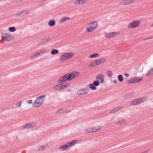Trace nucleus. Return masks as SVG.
I'll return each mask as SVG.
<instances>
[{
  "label": "nucleus",
  "mask_w": 153,
  "mask_h": 153,
  "mask_svg": "<svg viewBox=\"0 0 153 153\" xmlns=\"http://www.w3.org/2000/svg\"><path fill=\"white\" fill-rule=\"evenodd\" d=\"M46 148V147L45 146H43L39 148V150L40 151H42L45 149Z\"/></svg>",
  "instance_id": "43"
},
{
  "label": "nucleus",
  "mask_w": 153,
  "mask_h": 153,
  "mask_svg": "<svg viewBox=\"0 0 153 153\" xmlns=\"http://www.w3.org/2000/svg\"><path fill=\"white\" fill-rule=\"evenodd\" d=\"M68 80H69V79L68 77V74H67L61 77L58 80V82L59 83Z\"/></svg>",
  "instance_id": "7"
},
{
  "label": "nucleus",
  "mask_w": 153,
  "mask_h": 153,
  "mask_svg": "<svg viewBox=\"0 0 153 153\" xmlns=\"http://www.w3.org/2000/svg\"><path fill=\"white\" fill-rule=\"evenodd\" d=\"M126 123V121L125 120L122 119L118 121L117 122V124L122 125L125 124Z\"/></svg>",
  "instance_id": "26"
},
{
  "label": "nucleus",
  "mask_w": 153,
  "mask_h": 153,
  "mask_svg": "<svg viewBox=\"0 0 153 153\" xmlns=\"http://www.w3.org/2000/svg\"><path fill=\"white\" fill-rule=\"evenodd\" d=\"M26 15L25 12L24 11H22L21 12H19L17 14H16V17H22L23 16H25Z\"/></svg>",
  "instance_id": "13"
},
{
  "label": "nucleus",
  "mask_w": 153,
  "mask_h": 153,
  "mask_svg": "<svg viewBox=\"0 0 153 153\" xmlns=\"http://www.w3.org/2000/svg\"><path fill=\"white\" fill-rule=\"evenodd\" d=\"M82 0H77L74 2V4L75 5H78L83 4Z\"/></svg>",
  "instance_id": "30"
},
{
  "label": "nucleus",
  "mask_w": 153,
  "mask_h": 153,
  "mask_svg": "<svg viewBox=\"0 0 153 153\" xmlns=\"http://www.w3.org/2000/svg\"><path fill=\"white\" fill-rule=\"evenodd\" d=\"M24 11L25 12L26 15L27 14H30V10H25Z\"/></svg>",
  "instance_id": "45"
},
{
  "label": "nucleus",
  "mask_w": 153,
  "mask_h": 153,
  "mask_svg": "<svg viewBox=\"0 0 153 153\" xmlns=\"http://www.w3.org/2000/svg\"><path fill=\"white\" fill-rule=\"evenodd\" d=\"M118 79L120 82H122L123 80V78L121 75H119L118 76Z\"/></svg>",
  "instance_id": "38"
},
{
  "label": "nucleus",
  "mask_w": 153,
  "mask_h": 153,
  "mask_svg": "<svg viewBox=\"0 0 153 153\" xmlns=\"http://www.w3.org/2000/svg\"><path fill=\"white\" fill-rule=\"evenodd\" d=\"M40 56V54L39 53L37 52L36 53L33 54L30 57V59H34L36 57H38Z\"/></svg>",
  "instance_id": "24"
},
{
  "label": "nucleus",
  "mask_w": 153,
  "mask_h": 153,
  "mask_svg": "<svg viewBox=\"0 0 153 153\" xmlns=\"http://www.w3.org/2000/svg\"><path fill=\"white\" fill-rule=\"evenodd\" d=\"M55 24V22L53 20H50L48 22V25L50 27L54 26Z\"/></svg>",
  "instance_id": "22"
},
{
  "label": "nucleus",
  "mask_w": 153,
  "mask_h": 153,
  "mask_svg": "<svg viewBox=\"0 0 153 153\" xmlns=\"http://www.w3.org/2000/svg\"><path fill=\"white\" fill-rule=\"evenodd\" d=\"M90 90L88 88L79 89L77 92V94L79 95H85L87 94Z\"/></svg>",
  "instance_id": "4"
},
{
  "label": "nucleus",
  "mask_w": 153,
  "mask_h": 153,
  "mask_svg": "<svg viewBox=\"0 0 153 153\" xmlns=\"http://www.w3.org/2000/svg\"><path fill=\"white\" fill-rule=\"evenodd\" d=\"M100 82H98V81H94L93 82V84L95 87L97 86L100 85Z\"/></svg>",
  "instance_id": "37"
},
{
  "label": "nucleus",
  "mask_w": 153,
  "mask_h": 153,
  "mask_svg": "<svg viewBox=\"0 0 153 153\" xmlns=\"http://www.w3.org/2000/svg\"><path fill=\"white\" fill-rule=\"evenodd\" d=\"M140 22L138 21H133L128 24V28L136 27L139 25Z\"/></svg>",
  "instance_id": "6"
},
{
  "label": "nucleus",
  "mask_w": 153,
  "mask_h": 153,
  "mask_svg": "<svg viewBox=\"0 0 153 153\" xmlns=\"http://www.w3.org/2000/svg\"><path fill=\"white\" fill-rule=\"evenodd\" d=\"M89 88L92 90H95L97 89V88L95 87L93 84H89L88 85Z\"/></svg>",
  "instance_id": "25"
},
{
  "label": "nucleus",
  "mask_w": 153,
  "mask_h": 153,
  "mask_svg": "<svg viewBox=\"0 0 153 153\" xmlns=\"http://www.w3.org/2000/svg\"><path fill=\"white\" fill-rule=\"evenodd\" d=\"M102 63V64L106 61V59H105L103 58L100 59Z\"/></svg>",
  "instance_id": "51"
},
{
  "label": "nucleus",
  "mask_w": 153,
  "mask_h": 153,
  "mask_svg": "<svg viewBox=\"0 0 153 153\" xmlns=\"http://www.w3.org/2000/svg\"><path fill=\"white\" fill-rule=\"evenodd\" d=\"M61 85L62 89L66 88L68 86L70 85V83L69 82L61 83Z\"/></svg>",
  "instance_id": "18"
},
{
  "label": "nucleus",
  "mask_w": 153,
  "mask_h": 153,
  "mask_svg": "<svg viewBox=\"0 0 153 153\" xmlns=\"http://www.w3.org/2000/svg\"><path fill=\"white\" fill-rule=\"evenodd\" d=\"M130 105H135L138 104H139V102L138 98L135 99L132 101L130 103Z\"/></svg>",
  "instance_id": "15"
},
{
  "label": "nucleus",
  "mask_w": 153,
  "mask_h": 153,
  "mask_svg": "<svg viewBox=\"0 0 153 153\" xmlns=\"http://www.w3.org/2000/svg\"><path fill=\"white\" fill-rule=\"evenodd\" d=\"M125 76H126V77H128L129 76V74H128V73H125Z\"/></svg>",
  "instance_id": "54"
},
{
  "label": "nucleus",
  "mask_w": 153,
  "mask_h": 153,
  "mask_svg": "<svg viewBox=\"0 0 153 153\" xmlns=\"http://www.w3.org/2000/svg\"><path fill=\"white\" fill-rule=\"evenodd\" d=\"M96 62H97V65H98L100 64H102L100 59H99L97 60H96Z\"/></svg>",
  "instance_id": "44"
},
{
  "label": "nucleus",
  "mask_w": 153,
  "mask_h": 153,
  "mask_svg": "<svg viewBox=\"0 0 153 153\" xmlns=\"http://www.w3.org/2000/svg\"><path fill=\"white\" fill-rule=\"evenodd\" d=\"M99 56V54L97 53L93 54L89 56V58H95L98 57Z\"/></svg>",
  "instance_id": "34"
},
{
  "label": "nucleus",
  "mask_w": 153,
  "mask_h": 153,
  "mask_svg": "<svg viewBox=\"0 0 153 153\" xmlns=\"http://www.w3.org/2000/svg\"><path fill=\"white\" fill-rule=\"evenodd\" d=\"M2 39L4 40L10 41L13 39V37L12 35L8 33H3L1 35Z\"/></svg>",
  "instance_id": "3"
},
{
  "label": "nucleus",
  "mask_w": 153,
  "mask_h": 153,
  "mask_svg": "<svg viewBox=\"0 0 153 153\" xmlns=\"http://www.w3.org/2000/svg\"><path fill=\"white\" fill-rule=\"evenodd\" d=\"M61 85L62 89L66 88L68 86L70 85V83L69 82L61 83Z\"/></svg>",
  "instance_id": "19"
},
{
  "label": "nucleus",
  "mask_w": 153,
  "mask_h": 153,
  "mask_svg": "<svg viewBox=\"0 0 153 153\" xmlns=\"http://www.w3.org/2000/svg\"><path fill=\"white\" fill-rule=\"evenodd\" d=\"M147 97H140V98H138V101L139 102V104L147 100Z\"/></svg>",
  "instance_id": "21"
},
{
  "label": "nucleus",
  "mask_w": 153,
  "mask_h": 153,
  "mask_svg": "<svg viewBox=\"0 0 153 153\" xmlns=\"http://www.w3.org/2000/svg\"><path fill=\"white\" fill-rule=\"evenodd\" d=\"M53 89L55 90L62 89L61 83L53 87Z\"/></svg>",
  "instance_id": "23"
},
{
  "label": "nucleus",
  "mask_w": 153,
  "mask_h": 153,
  "mask_svg": "<svg viewBox=\"0 0 153 153\" xmlns=\"http://www.w3.org/2000/svg\"><path fill=\"white\" fill-rule=\"evenodd\" d=\"M152 38V37H150V38H146V39H145V40H147V39H151Z\"/></svg>",
  "instance_id": "57"
},
{
  "label": "nucleus",
  "mask_w": 153,
  "mask_h": 153,
  "mask_svg": "<svg viewBox=\"0 0 153 153\" xmlns=\"http://www.w3.org/2000/svg\"><path fill=\"white\" fill-rule=\"evenodd\" d=\"M134 1V0H123L120 2V5H126L131 3Z\"/></svg>",
  "instance_id": "10"
},
{
  "label": "nucleus",
  "mask_w": 153,
  "mask_h": 153,
  "mask_svg": "<svg viewBox=\"0 0 153 153\" xmlns=\"http://www.w3.org/2000/svg\"><path fill=\"white\" fill-rule=\"evenodd\" d=\"M122 109L121 107H117L115 108L112 110H111L110 113H114L115 112H117Z\"/></svg>",
  "instance_id": "17"
},
{
  "label": "nucleus",
  "mask_w": 153,
  "mask_h": 153,
  "mask_svg": "<svg viewBox=\"0 0 153 153\" xmlns=\"http://www.w3.org/2000/svg\"><path fill=\"white\" fill-rule=\"evenodd\" d=\"M153 75V68H151L148 71L146 76H150Z\"/></svg>",
  "instance_id": "16"
},
{
  "label": "nucleus",
  "mask_w": 153,
  "mask_h": 153,
  "mask_svg": "<svg viewBox=\"0 0 153 153\" xmlns=\"http://www.w3.org/2000/svg\"><path fill=\"white\" fill-rule=\"evenodd\" d=\"M59 53V51L57 49H53L51 50V53L52 55H54L57 54Z\"/></svg>",
  "instance_id": "33"
},
{
  "label": "nucleus",
  "mask_w": 153,
  "mask_h": 153,
  "mask_svg": "<svg viewBox=\"0 0 153 153\" xmlns=\"http://www.w3.org/2000/svg\"><path fill=\"white\" fill-rule=\"evenodd\" d=\"M63 111L62 109H59L57 111V112H59L60 113H61L63 112Z\"/></svg>",
  "instance_id": "52"
},
{
  "label": "nucleus",
  "mask_w": 153,
  "mask_h": 153,
  "mask_svg": "<svg viewBox=\"0 0 153 153\" xmlns=\"http://www.w3.org/2000/svg\"><path fill=\"white\" fill-rule=\"evenodd\" d=\"M114 83H115L117 82V79H114L113 80Z\"/></svg>",
  "instance_id": "55"
},
{
  "label": "nucleus",
  "mask_w": 153,
  "mask_h": 153,
  "mask_svg": "<svg viewBox=\"0 0 153 153\" xmlns=\"http://www.w3.org/2000/svg\"><path fill=\"white\" fill-rule=\"evenodd\" d=\"M17 2H20L22 1V0H16Z\"/></svg>",
  "instance_id": "56"
},
{
  "label": "nucleus",
  "mask_w": 153,
  "mask_h": 153,
  "mask_svg": "<svg viewBox=\"0 0 153 153\" xmlns=\"http://www.w3.org/2000/svg\"><path fill=\"white\" fill-rule=\"evenodd\" d=\"M36 125V123L30 122L27 123L26 124L24 125L22 127V130L25 129L32 128L35 127Z\"/></svg>",
  "instance_id": "5"
},
{
  "label": "nucleus",
  "mask_w": 153,
  "mask_h": 153,
  "mask_svg": "<svg viewBox=\"0 0 153 153\" xmlns=\"http://www.w3.org/2000/svg\"><path fill=\"white\" fill-rule=\"evenodd\" d=\"M76 140H73L71 142H69L68 143H67L68 144V146L69 147L71 146L74 145L75 143Z\"/></svg>",
  "instance_id": "29"
},
{
  "label": "nucleus",
  "mask_w": 153,
  "mask_h": 153,
  "mask_svg": "<svg viewBox=\"0 0 153 153\" xmlns=\"http://www.w3.org/2000/svg\"><path fill=\"white\" fill-rule=\"evenodd\" d=\"M143 79L142 77H136L132 78L133 81L134 83H136L137 82H140Z\"/></svg>",
  "instance_id": "12"
},
{
  "label": "nucleus",
  "mask_w": 153,
  "mask_h": 153,
  "mask_svg": "<svg viewBox=\"0 0 153 153\" xmlns=\"http://www.w3.org/2000/svg\"><path fill=\"white\" fill-rule=\"evenodd\" d=\"M134 94V92H131L126 94L125 96L126 98H131Z\"/></svg>",
  "instance_id": "20"
},
{
  "label": "nucleus",
  "mask_w": 153,
  "mask_h": 153,
  "mask_svg": "<svg viewBox=\"0 0 153 153\" xmlns=\"http://www.w3.org/2000/svg\"><path fill=\"white\" fill-rule=\"evenodd\" d=\"M89 0H82V1L83 3L86 2L88 1H89Z\"/></svg>",
  "instance_id": "53"
},
{
  "label": "nucleus",
  "mask_w": 153,
  "mask_h": 153,
  "mask_svg": "<svg viewBox=\"0 0 153 153\" xmlns=\"http://www.w3.org/2000/svg\"><path fill=\"white\" fill-rule=\"evenodd\" d=\"M50 37L47 36L43 38L39 42V45H41L44 44L50 40Z\"/></svg>",
  "instance_id": "8"
},
{
  "label": "nucleus",
  "mask_w": 153,
  "mask_h": 153,
  "mask_svg": "<svg viewBox=\"0 0 153 153\" xmlns=\"http://www.w3.org/2000/svg\"><path fill=\"white\" fill-rule=\"evenodd\" d=\"M67 91H70L71 90L70 89H68L67 90Z\"/></svg>",
  "instance_id": "58"
},
{
  "label": "nucleus",
  "mask_w": 153,
  "mask_h": 153,
  "mask_svg": "<svg viewBox=\"0 0 153 153\" xmlns=\"http://www.w3.org/2000/svg\"><path fill=\"white\" fill-rule=\"evenodd\" d=\"M8 30L9 31L11 32H14L16 30V28L14 27H10L9 28Z\"/></svg>",
  "instance_id": "35"
},
{
  "label": "nucleus",
  "mask_w": 153,
  "mask_h": 153,
  "mask_svg": "<svg viewBox=\"0 0 153 153\" xmlns=\"http://www.w3.org/2000/svg\"><path fill=\"white\" fill-rule=\"evenodd\" d=\"M72 53H65L63 54L60 57V61L62 62L65 60L71 58L74 56Z\"/></svg>",
  "instance_id": "2"
},
{
  "label": "nucleus",
  "mask_w": 153,
  "mask_h": 153,
  "mask_svg": "<svg viewBox=\"0 0 153 153\" xmlns=\"http://www.w3.org/2000/svg\"><path fill=\"white\" fill-rule=\"evenodd\" d=\"M70 18L67 17H65L63 18H62L61 19L60 21V23H62L66 21V20L69 19Z\"/></svg>",
  "instance_id": "31"
},
{
  "label": "nucleus",
  "mask_w": 153,
  "mask_h": 153,
  "mask_svg": "<svg viewBox=\"0 0 153 153\" xmlns=\"http://www.w3.org/2000/svg\"><path fill=\"white\" fill-rule=\"evenodd\" d=\"M45 1H43V0H42V1H40L39 2V4L38 5H42V4H43V3L45 2Z\"/></svg>",
  "instance_id": "48"
},
{
  "label": "nucleus",
  "mask_w": 153,
  "mask_h": 153,
  "mask_svg": "<svg viewBox=\"0 0 153 153\" xmlns=\"http://www.w3.org/2000/svg\"><path fill=\"white\" fill-rule=\"evenodd\" d=\"M96 24L97 25V27L98 25V23L97 22H96V21L92 22H91L88 23V25H95Z\"/></svg>",
  "instance_id": "39"
},
{
  "label": "nucleus",
  "mask_w": 153,
  "mask_h": 153,
  "mask_svg": "<svg viewBox=\"0 0 153 153\" xmlns=\"http://www.w3.org/2000/svg\"><path fill=\"white\" fill-rule=\"evenodd\" d=\"M101 128L100 127H94L92 128V132H96L100 130V129H101Z\"/></svg>",
  "instance_id": "32"
},
{
  "label": "nucleus",
  "mask_w": 153,
  "mask_h": 153,
  "mask_svg": "<svg viewBox=\"0 0 153 153\" xmlns=\"http://www.w3.org/2000/svg\"><path fill=\"white\" fill-rule=\"evenodd\" d=\"M97 27V25L96 24L94 26H88L86 29V31L87 32L90 33L94 30Z\"/></svg>",
  "instance_id": "9"
},
{
  "label": "nucleus",
  "mask_w": 153,
  "mask_h": 153,
  "mask_svg": "<svg viewBox=\"0 0 153 153\" xmlns=\"http://www.w3.org/2000/svg\"><path fill=\"white\" fill-rule=\"evenodd\" d=\"M45 50H42V51H39L40 56L42 54H43L45 52Z\"/></svg>",
  "instance_id": "46"
},
{
  "label": "nucleus",
  "mask_w": 153,
  "mask_h": 153,
  "mask_svg": "<svg viewBox=\"0 0 153 153\" xmlns=\"http://www.w3.org/2000/svg\"><path fill=\"white\" fill-rule=\"evenodd\" d=\"M68 148L69 146L68 144L66 143L65 144L60 146L59 147V149L60 151H63L66 150V149H68Z\"/></svg>",
  "instance_id": "14"
},
{
  "label": "nucleus",
  "mask_w": 153,
  "mask_h": 153,
  "mask_svg": "<svg viewBox=\"0 0 153 153\" xmlns=\"http://www.w3.org/2000/svg\"><path fill=\"white\" fill-rule=\"evenodd\" d=\"M106 73L108 76L111 77L113 73L110 71L108 70L106 71Z\"/></svg>",
  "instance_id": "41"
},
{
  "label": "nucleus",
  "mask_w": 153,
  "mask_h": 153,
  "mask_svg": "<svg viewBox=\"0 0 153 153\" xmlns=\"http://www.w3.org/2000/svg\"><path fill=\"white\" fill-rule=\"evenodd\" d=\"M45 95H43L37 97L34 104L35 107H38L41 105L45 100Z\"/></svg>",
  "instance_id": "1"
},
{
  "label": "nucleus",
  "mask_w": 153,
  "mask_h": 153,
  "mask_svg": "<svg viewBox=\"0 0 153 153\" xmlns=\"http://www.w3.org/2000/svg\"><path fill=\"white\" fill-rule=\"evenodd\" d=\"M68 77L69 80H71L74 78L72 72L71 73L69 74H68Z\"/></svg>",
  "instance_id": "40"
},
{
  "label": "nucleus",
  "mask_w": 153,
  "mask_h": 153,
  "mask_svg": "<svg viewBox=\"0 0 153 153\" xmlns=\"http://www.w3.org/2000/svg\"><path fill=\"white\" fill-rule=\"evenodd\" d=\"M115 33H110L108 34H106L105 35V36L106 37L109 38L111 37H113V34H114L116 35Z\"/></svg>",
  "instance_id": "27"
},
{
  "label": "nucleus",
  "mask_w": 153,
  "mask_h": 153,
  "mask_svg": "<svg viewBox=\"0 0 153 153\" xmlns=\"http://www.w3.org/2000/svg\"><path fill=\"white\" fill-rule=\"evenodd\" d=\"M92 128H88L85 131V133L86 134H87L88 133H91L92 132Z\"/></svg>",
  "instance_id": "42"
},
{
  "label": "nucleus",
  "mask_w": 153,
  "mask_h": 153,
  "mask_svg": "<svg viewBox=\"0 0 153 153\" xmlns=\"http://www.w3.org/2000/svg\"><path fill=\"white\" fill-rule=\"evenodd\" d=\"M96 79L100 82V83H102L104 80V76L102 74H99L97 76Z\"/></svg>",
  "instance_id": "11"
},
{
  "label": "nucleus",
  "mask_w": 153,
  "mask_h": 153,
  "mask_svg": "<svg viewBox=\"0 0 153 153\" xmlns=\"http://www.w3.org/2000/svg\"><path fill=\"white\" fill-rule=\"evenodd\" d=\"M151 26L153 27V23L151 25Z\"/></svg>",
  "instance_id": "59"
},
{
  "label": "nucleus",
  "mask_w": 153,
  "mask_h": 153,
  "mask_svg": "<svg viewBox=\"0 0 153 153\" xmlns=\"http://www.w3.org/2000/svg\"><path fill=\"white\" fill-rule=\"evenodd\" d=\"M72 72L74 78L77 77L79 74V72Z\"/></svg>",
  "instance_id": "36"
},
{
  "label": "nucleus",
  "mask_w": 153,
  "mask_h": 153,
  "mask_svg": "<svg viewBox=\"0 0 153 153\" xmlns=\"http://www.w3.org/2000/svg\"><path fill=\"white\" fill-rule=\"evenodd\" d=\"M22 102V101H20L19 102L16 104V105L17 106V107H19L21 105Z\"/></svg>",
  "instance_id": "49"
},
{
  "label": "nucleus",
  "mask_w": 153,
  "mask_h": 153,
  "mask_svg": "<svg viewBox=\"0 0 153 153\" xmlns=\"http://www.w3.org/2000/svg\"><path fill=\"white\" fill-rule=\"evenodd\" d=\"M127 83L128 84L131 83H134L132 78L131 79L128 80L127 82Z\"/></svg>",
  "instance_id": "47"
},
{
  "label": "nucleus",
  "mask_w": 153,
  "mask_h": 153,
  "mask_svg": "<svg viewBox=\"0 0 153 153\" xmlns=\"http://www.w3.org/2000/svg\"><path fill=\"white\" fill-rule=\"evenodd\" d=\"M32 101H32V100H27L26 102L28 104H31L32 103Z\"/></svg>",
  "instance_id": "50"
},
{
  "label": "nucleus",
  "mask_w": 153,
  "mask_h": 153,
  "mask_svg": "<svg viewBox=\"0 0 153 153\" xmlns=\"http://www.w3.org/2000/svg\"><path fill=\"white\" fill-rule=\"evenodd\" d=\"M97 61H96V60H95L94 61H93L90 65L89 66L90 67L92 68L94 67L97 65V62H96Z\"/></svg>",
  "instance_id": "28"
}]
</instances>
